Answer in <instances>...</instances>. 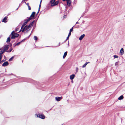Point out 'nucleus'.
Listing matches in <instances>:
<instances>
[{
    "label": "nucleus",
    "mask_w": 125,
    "mask_h": 125,
    "mask_svg": "<svg viewBox=\"0 0 125 125\" xmlns=\"http://www.w3.org/2000/svg\"><path fill=\"white\" fill-rule=\"evenodd\" d=\"M73 27H72V28L70 29L69 32H71L73 30Z\"/></svg>",
    "instance_id": "21"
},
{
    "label": "nucleus",
    "mask_w": 125,
    "mask_h": 125,
    "mask_svg": "<svg viewBox=\"0 0 125 125\" xmlns=\"http://www.w3.org/2000/svg\"><path fill=\"white\" fill-rule=\"evenodd\" d=\"M28 7V10H31V8L29 6Z\"/></svg>",
    "instance_id": "30"
},
{
    "label": "nucleus",
    "mask_w": 125,
    "mask_h": 125,
    "mask_svg": "<svg viewBox=\"0 0 125 125\" xmlns=\"http://www.w3.org/2000/svg\"><path fill=\"white\" fill-rule=\"evenodd\" d=\"M25 3H26V4L27 5V6H29V3H26V2H25Z\"/></svg>",
    "instance_id": "35"
},
{
    "label": "nucleus",
    "mask_w": 125,
    "mask_h": 125,
    "mask_svg": "<svg viewBox=\"0 0 125 125\" xmlns=\"http://www.w3.org/2000/svg\"><path fill=\"white\" fill-rule=\"evenodd\" d=\"M69 36H68V37H67L66 38V41L67 40H68L69 39Z\"/></svg>",
    "instance_id": "34"
},
{
    "label": "nucleus",
    "mask_w": 125,
    "mask_h": 125,
    "mask_svg": "<svg viewBox=\"0 0 125 125\" xmlns=\"http://www.w3.org/2000/svg\"><path fill=\"white\" fill-rule=\"evenodd\" d=\"M37 117L42 119H44L45 118V116L43 114H38L37 115Z\"/></svg>",
    "instance_id": "5"
},
{
    "label": "nucleus",
    "mask_w": 125,
    "mask_h": 125,
    "mask_svg": "<svg viewBox=\"0 0 125 125\" xmlns=\"http://www.w3.org/2000/svg\"><path fill=\"white\" fill-rule=\"evenodd\" d=\"M86 63H87V64L88 63H89L90 62H86Z\"/></svg>",
    "instance_id": "43"
},
{
    "label": "nucleus",
    "mask_w": 125,
    "mask_h": 125,
    "mask_svg": "<svg viewBox=\"0 0 125 125\" xmlns=\"http://www.w3.org/2000/svg\"><path fill=\"white\" fill-rule=\"evenodd\" d=\"M31 34H30L29 35V36H28V38H29V37L30 36V35H31Z\"/></svg>",
    "instance_id": "45"
},
{
    "label": "nucleus",
    "mask_w": 125,
    "mask_h": 125,
    "mask_svg": "<svg viewBox=\"0 0 125 125\" xmlns=\"http://www.w3.org/2000/svg\"><path fill=\"white\" fill-rule=\"evenodd\" d=\"M19 30V29L18 28H16V29L15 30V31L16 32H17V31H18Z\"/></svg>",
    "instance_id": "32"
},
{
    "label": "nucleus",
    "mask_w": 125,
    "mask_h": 125,
    "mask_svg": "<svg viewBox=\"0 0 125 125\" xmlns=\"http://www.w3.org/2000/svg\"><path fill=\"white\" fill-rule=\"evenodd\" d=\"M9 47V45H5L4 46V49H3L2 50L4 52L6 51L8 49Z\"/></svg>",
    "instance_id": "3"
},
{
    "label": "nucleus",
    "mask_w": 125,
    "mask_h": 125,
    "mask_svg": "<svg viewBox=\"0 0 125 125\" xmlns=\"http://www.w3.org/2000/svg\"><path fill=\"white\" fill-rule=\"evenodd\" d=\"M24 26L23 25H22L21 27V29H23L24 28Z\"/></svg>",
    "instance_id": "36"
},
{
    "label": "nucleus",
    "mask_w": 125,
    "mask_h": 125,
    "mask_svg": "<svg viewBox=\"0 0 125 125\" xmlns=\"http://www.w3.org/2000/svg\"><path fill=\"white\" fill-rule=\"evenodd\" d=\"M25 1V0H23L22 1V3H23V2H24Z\"/></svg>",
    "instance_id": "40"
},
{
    "label": "nucleus",
    "mask_w": 125,
    "mask_h": 125,
    "mask_svg": "<svg viewBox=\"0 0 125 125\" xmlns=\"http://www.w3.org/2000/svg\"><path fill=\"white\" fill-rule=\"evenodd\" d=\"M40 9H39V8L38 9V12L37 13V14H38L39 12V11H40Z\"/></svg>",
    "instance_id": "39"
},
{
    "label": "nucleus",
    "mask_w": 125,
    "mask_h": 125,
    "mask_svg": "<svg viewBox=\"0 0 125 125\" xmlns=\"http://www.w3.org/2000/svg\"><path fill=\"white\" fill-rule=\"evenodd\" d=\"M21 42H19L18 43H17L16 45H15V46L16 45H19V44H20Z\"/></svg>",
    "instance_id": "28"
},
{
    "label": "nucleus",
    "mask_w": 125,
    "mask_h": 125,
    "mask_svg": "<svg viewBox=\"0 0 125 125\" xmlns=\"http://www.w3.org/2000/svg\"><path fill=\"white\" fill-rule=\"evenodd\" d=\"M34 39L35 40H37L38 39L37 37L36 36H34Z\"/></svg>",
    "instance_id": "25"
},
{
    "label": "nucleus",
    "mask_w": 125,
    "mask_h": 125,
    "mask_svg": "<svg viewBox=\"0 0 125 125\" xmlns=\"http://www.w3.org/2000/svg\"><path fill=\"white\" fill-rule=\"evenodd\" d=\"M115 66L117 65H118V63L117 62H116L115 64Z\"/></svg>",
    "instance_id": "31"
},
{
    "label": "nucleus",
    "mask_w": 125,
    "mask_h": 125,
    "mask_svg": "<svg viewBox=\"0 0 125 125\" xmlns=\"http://www.w3.org/2000/svg\"><path fill=\"white\" fill-rule=\"evenodd\" d=\"M11 35V38L12 39H14L16 37L18 36L19 34L17 33L14 32V31H13L10 35V37Z\"/></svg>",
    "instance_id": "1"
},
{
    "label": "nucleus",
    "mask_w": 125,
    "mask_h": 125,
    "mask_svg": "<svg viewBox=\"0 0 125 125\" xmlns=\"http://www.w3.org/2000/svg\"><path fill=\"white\" fill-rule=\"evenodd\" d=\"M7 18L8 17L7 16H6L4 17L3 19L2 22H4L5 23H6L7 22L6 20L7 19Z\"/></svg>",
    "instance_id": "11"
},
{
    "label": "nucleus",
    "mask_w": 125,
    "mask_h": 125,
    "mask_svg": "<svg viewBox=\"0 0 125 125\" xmlns=\"http://www.w3.org/2000/svg\"><path fill=\"white\" fill-rule=\"evenodd\" d=\"M14 57H12L11 58L9 59V61H10L12 60L13 59Z\"/></svg>",
    "instance_id": "24"
},
{
    "label": "nucleus",
    "mask_w": 125,
    "mask_h": 125,
    "mask_svg": "<svg viewBox=\"0 0 125 125\" xmlns=\"http://www.w3.org/2000/svg\"><path fill=\"white\" fill-rule=\"evenodd\" d=\"M42 0H41V1H40V4H39V9H40V7H41V2H42Z\"/></svg>",
    "instance_id": "26"
},
{
    "label": "nucleus",
    "mask_w": 125,
    "mask_h": 125,
    "mask_svg": "<svg viewBox=\"0 0 125 125\" xmlns=\"http://www.w3.org/2000/svg\"><path fill=\"white\" fill-rule=\"evenodd\" d=\"M78 23H79L78 22H77L76 23V24H78Z\"/></svg>",
    "instance_id": "46"
},
{
    "label": "nucleus",
    "mask_w": 125,
    "mask_h": 125,
    "mask_svg": "<svg viewBox=\"0 0 125 125\" xmlns=\"http://www.w3.org/2000/svg\"><path fill=\"white\" fill-rule=\"evenodd\" d=\"M66 15H64V18H65L66 17Z\"/></svg>",
    "instance_id": "42"
},
{
    "label": "nucleus",
    "mask_w": 125,
    "mask_h": 125,
    "mask_svg": "<svg viewBox=\"0 0 125 125\" xmlns=\"http://www.w3.org/2000/svg\"><path fill=\"white\" fill-rule=\"evenodd\" d=\"M67 51L65 52L63 56V58H64L67 55Z\"/></svg>",
    "instance_id": "17"
},
{
    "label": "nucleus",
    "mask_w": 125,
    "mask_h": 125,
    "mask_svg": "<svg viewBox=\"0 0 125 125\" xmlns=\"http://www.w3.org/2000/svg\"><path fill=\"white\" fill-rule=\"evenodd\" d=\"M25 40V39H24L22 41H21V42H23V41H24Z\"/></svg>",
    "instance_id": "41"
},
{
    "label": "nucleus",
    "mask_w": 125,
    "mask_h": 125,
    "mask_svg": "<svg viewBox=\"0 0 125 125\" xmlns=\"http://www.w3.org/2000/svg\"><path fill=\"white\" fill-rule=\"evenodd\" d=\"M120 53L121 55H122L124 53V50L123 48H122L120 51Z\"/></svg>",
    "instance_id": "15"
},
{
    "label": "nucleus",
    "mask_w": 125,
    "mask_h": 125,
    "mask_svg": "<svg viewBox=\"0 0 125 125\" xmlns=\"http://www.w3.org/2000/svg\"><path fill=\"white\" fill-rule=\"evenodd\" d=\"M40 9H39V8L38 9V12L37 13V14H38L39 12V11H40Z\"/></svg>",
    "instance_id": "38"
},
{
    "label": "nucleus",
    "mask_w": 125,
    "mask_h": 125,
    "mask_svg": "<svg viewBox=\"0 0 125 125\" xmlns=\"http://www.w3.org/2000/svg\"><path fill=\"white\" fill-rule=\"evenodd\" d=\"M59 2V0H57L55 2H54V3H51V6H55L57 5Z\"/></svg>",
    "instance_id": "6"
},
{
    "label": "nucleus",
    "mask_w": 125,
    "mask_h": 125,
    "mask_svg": "<svg viewBox=\"0 0 125 125\" xmlns=\"http://www.w3.org/2000/svg\"><path fill=\"white\" fill-rule=\"evenodd\" d=\"M62 98V97H56L55 98V99L57 101H60V100Z\"/></svg>",
    "instance_id": "12"
},
{
    "label": "nucleus",
    "mask_w": 125,
    "mask_h": 125,
    "mask_svg": "<svg viewBox=\"0 0 125 125\" xmlns=\"http://www.w3.org/2000/svg\"><path fill=\"white\" fill-rule=\"evenodd\" d=\"M27 19H25L24 21V22H25L26 23H27V22L30 20H31V17H27Z\"/></svg>",
    "instance_id": "10"
},
{
    "label": "nucleus",
    "mask_w": 125,
    "mask_h": 125,
    "mask_svg": "<svg viewBox=\"0 0 125 125\" xmlns=\"http://www.w3.org/2000/svg\"><path fill=\"white\" fill-rule=\"evenodd\" d=\"M12 48H11L9 50L6 51V52H10L12 51Z\"/></svg>",
    "instance_id": "20"
},
{
    "label": "nucleus",
    "mask_w": 125,
    "mask_h": 125,
    "mask_svg": "<svg viewBox=\"0 0 125 125\" xmlns=\"http://www.w3.org/2000/svg\"><path fill=\"white\" fill-rule=\"evenodd\" d=\"M10 37H8L7 39L6 42L7 43L9 42L10 41Z\"/></svg>",
    "instance_id": "19"
},
{
    "label": "nucleus",
    "mask_w": 125,
    "mask_h": 125,
    "mask_svg": "<svg viewBox=\"0 0 125 125\" xmlns=\"http://www.w3.org/2000/svg\"><path fill=\"white\" fill-rule=\"evenodd\" d=\"M28 0H25V1H27Z\"/></svg>",
    "instance_id": "50"
},
{
    "label": "nucleus",
    "mask_w": 125,
    "mask_h": 125,
    "mask_svg": "<svg viewBox=\"0 0 125 125\" xmlns=\"http://www.w3.org/2000/svg\"><path fill=\"white\" fill-rule=\"evenodd\" d=\"M66 1H67V5H69L71 4V1H70V0H66Z\"/></svg>",
    "instance_id": "16"
},
{
    "label": "nucleus",
    "mask_w": 125,
    "mask_h": 125,
    "mask_svg": "<svg viewBox=\"0 0 125 125\" xmlns=\"http://www.w3.org/2000/svg\"><path fill=\"white\" fill-rule=\"evenodd\" d=\"M18 8H17L16 9V10H18Z\"/></svg>",
    "instance_id": "48"
},
{
    "label": "nucleus",
    "mask_w": 125,
    "mask_h": 125,
    "mask_svg": "<svg viewBox=\"0 0 125 125\" xmlns=\"http://www.w3.org/2000/svg\"><path fill=\"white\" fill-rule=\"evenodd\" d=\"M22 29H21L20 30V31H19V32H20L21 31V30H22Z\"/></svg>",
    "instance_id": "44"
},
{
    "label": "nucleus",
    "mask_w": 125,
    "mask_h": 125,
    "mask_svg": "<svg viewBox=\"0 0 125 125\" xmlns=\"http://www.w3.org/2000/svg\"><path fill=\"white\" fill-rule=\"evenodd\" d=\"M35 22V21L34 20L32 22H31L28 26L27 25V27L30 29H31V27L33 26V25Z\"/></svg>",
    "instance_id": "7"
},
{
    "label": "nucleus",
    "mask_w": 125,
    "mask_h": 125,
    "mask_svg": "<svg viewBox=\"0 0 125 125\" xmlns=\"http://www.w3.org/2000/svg\"><path fill=\"white\" fill-rule=\"evenodd\" d=\"M35 12H33L32 13V14L29 17H31V19H33L35 16Z\"/></svg>",
    "instance_id": "8"
},
{
    "label": "nucleus",
    "mask_w": 125,
    "mask_h": 125,
    "mask_svg": "<svg viewBox=\"0 0 125 125\" xmlns=\"http://www.w3.org/2000/svg\"><path fill=\"white\" fill-rule=\"evenodd\" d=\"M114 57L115 58H118V56L116 55H114Z\"/></svg>",
    "instance_id": "27"
},
{
    "label": "nucleus",
    "mask_w": 125,
    "mask_h": 125,
    "mask_svg": "<svg viewBox=\"0 0 125 125\" xmlns=\"http://www.w3.org/2000/svg\"><path fill=\"white\" fill-rule=\"evenodd\" d=\"M26 24L27 23H25V22H24L23 24V25L25 26Z\"/></svg>",
    "instance_id": "33"
},
{
    "label": "nucleus",
    "mask_w": 125,
    "mask_h": 125,
    "mask_svg": "<svg viewBox=\"0 0 125 125\" xmlns=\"http://www.w3.org/2000/svg\"><path fill=\"white\" fill-rule=\"evenodd\" d=\"M4 53V52L2 50H1L0 51V64L1 63V60L2 58V54Z\"/></svg>",
    "instance_id": "4"
},
{
    "label": "nucleus",
    "mask_w": 125,
    "mask_h": 125,
    "mask_svg": "<svg viewBox=\"0 0 125 125\" xmlns=\"http://www.w3.org/2000/svg\"><path fill=\"white\" fill-rule=\"evenodd\" d=\"M56 0H52L50 1V3H54Z\"/></svg>",
    "instance_id": "23"
},
{
    "label": "nucleus",
    "mask_w": 125,
    "mask_h": 125,
    "mask_svg": "<svg viewBox=\"0 0 125 125\" xmlns=\"http://www.w3.org/2000/svg\"><path fill=\"white\" fill-rule=\"evenodd\" d=\"M62 0L63 1H65V0Z\"/></svg>",
    "instance_id": "47"
},
{
    "label": "nucleus",
    "mask_w": 125,
    "mask_h": 125,
    "mask_svg": "<svg viewBox=\"0 0 125 125\" xmlns=\"http://www.w3.org/2000/svg\"><path fill=\"white\" fill-rule=\"evenodd\" d=\"M85 36V35L84 34H83L81 35L79 38V39L80 40H81Z\"/></svg>",
    "instance_id": "13"
},
{
    "label": "nucleus",
    "mask_w": 125,
    "mask_h": 125,
    "mask_svg": "<svg viewBox=\"0 0 125 125\" xmlns=\"http://www.w3.org/2000/svg\"><path fill=\"white\" fill-rule=\"evenodd\" d=\"M1 61V63L2 62H3V60H2V61Z\"/></svg>",
    "instance_id": "49"
},
{
    "label": "nucleus",
    "mask_w": 125,
    "mask_h": 125,
    "mask_svg": "<svg viewBox=\"0 0 125 125\" xmlns=\"http://www.w3.org/2000/svg\"><path fill=\"white\" fill-rule=\"evenodd\" d=\"M9 65V63L7 61H6L4 62L3 64H2V66H3L5 67L6 66Z\"/></svg>",
    "instance_id": "9"
},
{
    "label": "nucleus",
    "mask_w": 125,
    "mask_h": 125,
    "mask_svg": "<svg viewBox=\"0 0 125 125\" xmlns=\"http://www.w3.org/2000/svg\"><path fill=\"white\" fill-rule=\"evenodd\" d=\"M78 68L76 67V73H77L78 72Z\"/></svg>",
    "instance_id": "29"
},
{
    "label": "nucleus",
    "mask_w": 125,
    "mask_h": 125,
    "mask_svg": "<svg viewBox=\"0 0 125 125\" xmlns=\"http://www.w3.org/2000/svg\"><path fill=\"white\" fill-rule=\"evenodd\" d=\"M31 29H30L29 28H28V27H27V25H26L22 30V32H23L24 31H25V32H26H26L27 33Z\"/></svg>",
    "instance_id": "2"
},
{
    "label": "nucleus",
    "mask_w": 125,
    "mask_h": 125,
    "mask_svg": "<svg viewBox=\"0 0 125 125\" xmlns=\"http://www.w3.org/2000/svg\"><path fill=\"white\" fill-rule=\"evenodd\" d=\"M75 76V75L74 74H73L72 75H71L70 76V79L71 80H72L74 78Z\"/></svg>",
    "instance_id": "14"
},
{
    "label": "nucleus",
    "mask_w": 125,
    "mask_h": 125,
    "mask_svg": "<svg viewBox=\"0 0 125 125\" xmlns=\"http://www.w3.org/2000/svg\"><path fill=\"white\" fill-rule=\"evenodd\" d=\"M123 96L122 95L120 96L118 98L119 100H121L123 99Z\"/></svg>",
    "instance_id": "18"
},
{
    "label": "nucleus",
    "mask_w": 125,
    "mask_h": 125,
    "mask_svg": "<svg viewBox=\"0 0 125 125\" xmlns=\"http://www.w3.org/2000/svg\"><path fill=\"white\" fill-rule=\"evenodd\" d=\"M87 65V63H85V64L82 66V68H83L85 67Z\"/></svg>",
    "instance_id": "22"
},
{
    "label": "nucleus",
    "mask_w": 125,
    "mask_h": 125,
    "mask_svg": "<svg viewBox=\"0 0 125 125\" xmlns=\"http://www.w3.org/2000/svg\"><path fill=\"white\" fill-rule=\"evenodd\" d=\"M71 32H69V33L68 34V36H70L71 35Z\"/></svg>",
    "instance_id": "37"
}]
</instances>
